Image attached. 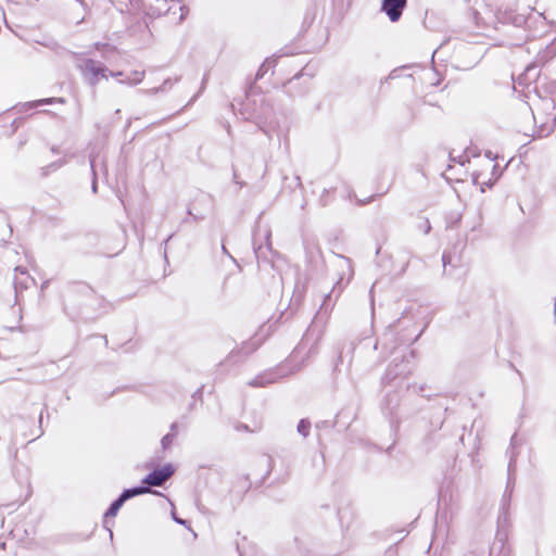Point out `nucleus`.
I'll list each match as a JSON object with an SVG mask.
<instances>
[{"mask_svg":"<svg viewBox=\"0 0 556 556\" xmlns=\"http://www.w3.org/2000/svg\"><path fill=\"white\" fill-rule=\"evenodd\" d=\"M174 473V467L170 464L165 465L159 470H154L143 482L148 485L160 486Z\"/></svg>","mask_w":556,"mask_h":556,"instance_id":"obj_4","label":"nucleus"},{"mask_svg":"<svg viewBox=\"0 0 556 556\" xmlns=\"http://www.w3.org/2000/svg\"><path fill=\"white\" fill-rule=\"evenodd\" d=\"M405 5L406 0H383L381 9L388 15L390 21L396 22L401 17Z\"/></svg>","mask_w":556,"mask_h":556,"instance_id":"obj_5","label":"nucleus"},{"mask_svg":"<svg viewBox=\"0 0 556 556\" xmlns=\"http://www.w3.org/2000/svg\"><path fill=\"white\" fill-rule=\"evenodd\" d=\"M442 261H443L444 267L446 266V264L451 263V258L446 254H443Z\"/></svg>","mask_w":556,"mask_h":556,"instance_id":"obj_11","label":"nucleus"},{"mask_svg":"<svg viewBox=\"0 0 556 556\" xmlns=\"http://www.w3.org/2000/svg\"><path fill=\"white\" fill-rule=\"evenodd\" d=\"M172 516H173V519H174L177 523H179V525H186V521H185V520H182V519H180V518H178V517L175 515V513H173V514H172Z\"/></svg>","mask_w":556,"mask_h":556,"instance_id":"obj_10","label":"nucleus"},{"mask_svg":"<svg viewBox=\"0 0 556 556\" xmlns=\"http://www.w3.org/2000/svg\"><path fill=\"white\" fill-rule=\"evenodd\" d=\"M533 119H534L535 123L538 122V117H536L535 114L533 115Z\"/></svg>","mask_w":556,"mask_h":556,"instance_id":"obj_12","label":"nucleus"},{"mask_svg":"<svg viewBox=\"0 0 556 556\" xmlns=\"http://www.w3.org/2000/svg\"><path fill=\"white\" fill-rule=\"evenodd\" d=\"M311 424L302 419L298 425V432L303 437H307L309 432Z\"/></svg>","mask_w":556,"mask_h":556,"instance_id":"obj_9","label":"nucleus"},{"mask_svg":"<svg viewBox=\"0 0 556 556\" xmlns=\"http://www.w3.org/2000/svg\"><path fill=\"white\" fill-rule=\"evenodd\" d=\"M554 121H544L541 123L538 134L540 137L547 136L553 131Z\"/></svg>","mask_w":556,"mask_h":556,"instance_id":"obj_7","label":"nucleus"},{"mask_svg":"<svg viewBox=\"0 0 556 556\" xmlns=\"http://www.w3.org/2000/svg\"><path fill=\"white\" fill-rule=\"evenodd\" d=\"M178 432V425L176 422L170 425V432L165 434L161 440V445L163 450H167L172 446L176 435Z\"/></svg>","mask_w":556,"mask_h":556,"instance_id":"obj_6","label":"nucleus"},{"mask_svg":"<svg viewBox=\"0 0 556 556\" xmlns=\"http://www.w3.org/2000/svg\"><path fill=\"white\" fill-rule=\"evenodd\" d=\"M83 74L88 78L90 81L96 83L99 80L100 77L108 78L106 73H109L112 77L122 76V72H109L106 68L100 66L97 62L92 60H86L79 65Z\"/></svg>","mask_w":556,"mask_h":556,"instance_id":"obj_2","label":"nucleus"},{"mask_svg":"<svg viewBox=\"0 0 556 556\" xmlns=\"http://www.w3.org/2000/svg\"><path fill=\"white\" fill-rule=\"evenodd\" d=\"M144 73L140 71L132 72L129 76L126 77L124 83L136 85L139 84L143 78Z\"/></svg>","mask_w":556,"mask_h":556,"instance_id":"obj_8","label":"nucleus"},{"mask_svg":"<svg viewBox=\"0 0 556 556\" xmlns=\"http://www.w3.org/2000/svg\"><path fill=\"white\" fill-rule=\"evenodd\" d=\"M497 164L495 159L488 153L483 159H478L475 162V168L472 170L473 182L480 186L481 191H484V187H491L497 179Z\"/></svg>","mask_w":556,"mask_h":556,"instance_id":"obj_1","label":"nucleus"},{"mask_svg":"<svg viewBox=\"0 0 556 556\" xmlns=\"http://www.w3.org/2000/svg\"><path fill=\"white\" fill-rule=\"evenodd\" d=\"M150 492L149 488L141 486V488H134L125 490L121 496L112 503L108 511L105 513V518L109 517H115L119 510V508L123 506V504L130 497H134L136 495H140L143 493Z\"/></svg>","mask_w":556,"mask_h":556,"instance_id":"obj_3","label":"nucleus"}]
</instances>
